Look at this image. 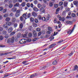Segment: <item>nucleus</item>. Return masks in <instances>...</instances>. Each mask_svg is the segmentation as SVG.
<instances>
[{"label":"nucleus","instance_id":"nucleus-1","mask_svg":"<svg viewBox=\"0 0 78 78\" xmlns=\"http://www.w3.org/2000/svg\"><path fill=\"white\" fill-rule=\"evenodd\" d=\"M14 41V37H12V38H9L8 40V43H13Z\"/></svg>","mask_w":78,"mask_h":78},{"label":"nucleus","instance_id":"nucleus-2","mask_svg":"<svg viewBox=\"0 0 78 78\" xmlns=\"http://www.w3.org/2000/svg\"><path fill=\"white\" fill-rule=\"evenodd\" d=\"M58 32H56H56H55L54 34L53 35H51L50 37V41H51V40H53V39H54V37H53L54 36H56L57 34H58Z\"/></svg>","mask_w":78,"mask_h":78},{"label":"nucleus","instance_id":"nucleus-3","mask_svg":"<svg viewBox=\"0 0 78 78\" xmlns=\"http://www.w3.org/2000/svg\"><path fill=\"white\" fill-rule=\"evenodd\" d=\"M74 30V28H73V29H72L71 30L70 29H68L67 31V33L68 34H69V35H70V34H72V32H73V31Z\"/></svg>","mask_w":78,"mask_h":78},{"label":"nucleus","instance_id":"nucleus-4","mask_svg":"<svg viewBox=\"0 0 78 78\" xmlns=\"http://www.w3.org/2000/svg\"><path fill=\"white\" fill-rule=\"evenodd\" d=\"M20 15V10H18L17 11L16 13L15 14L16 17H19Z\"/></svg>","mask_w":78,"mask_h":78},{"label":"nucleus","instance_id":"nucleus-5","mask_svg":"<svg viewBox=\"0 0 78 78\" xmlns=\"http://www.w3.org/2000/svg\"><path fill=\"white\" fill-rule=\"evenodd\" d=\"M20 44H24L25 43H27V41H25L24 39H22L20 41Z\"/></svg>","mask_w":78,"mask_h":78},{"label":"nucleus","instance_id":"nucleus-6","mask_svg":"<svg viewBox=\"0 0 78 78\" xmlns=\"http://www.w3.org/2000/svg\"><path fill=\"white\" fill-rule=\"evenodd\" d=\"M73 3L74 5H75L77 8H78V1H74L73 2Z\"/></svg>","mask_w":78,"mask_h":78},{"label":"nucleus","instance_id":"nucleus-7","mask_svg":"<svg viewBox=\"0 0 78 78\" xmlns=\"http://www.w3.org/2000/svg\"><path fill=\"white\" fill-rule=\"evenodd\" d=\"M32 33L34 35V37L37 36V34H36V31H35V30H33L32 31Z\"/></svg>","mask_w":78,"mask_h":78},{"label":"nucleus","instance_id":"nucleus-8","mask_svg":"<svg viewBox=\"0 0 78 78\" xmlns=\"http://www.w3.org/2000/svg\"><path fill=\"white\" fill-rule=\"evenodd\" d=\"M40 10L41 12H43V13H45V9H44V8L43 7H41L40 8Z\"/></svg>","mask_w":78,"mask_h":78},{"label":"nucleus","instance_id":"nucleus-9","mask_svg":"<svg viewBox=\"0 0 78 78\" xmlns=\"http://www.w3.org/2000/svg\"><path fill=\"white\" fill-rule=\"evenodd\" d=\"M37 73H35L34 74H32L30 76V78H34L37 76Z\"/></svg>","mask_w":78,"mask_h":78},{"label":"nucleus","instance_id":"nucleus-10","mask_svg":"<svg viewBox=\"0 0 78 78\" xmlns=\"http://www.w3.org/2000/svg\"><path fill=\"white\" fill-rule=\"evenodd\" d=\"M32 15L34 17H37V13L34 12H32Z\"/></svg>","mask_w":78,"mask_h":78},{"label":"nucleus","instance_id":"nucleus-11","mask_svg":"<svg viewBox=\"0 0 78 78\" xmlns=\"http://www.w3.org/2000/svg\"><path fill=\"white\" fill-rule=\"evenodd\" d=\"M56 45V44L55 43H54L53 44H52L51 45H50L49 46V48H53V47H54Z\"/></svg>","mask_w":78,"mask_h":78},{"label":"nucleus","instance_id":"nucleus-12","mask_svg":"<svg viewBox=\"0 0 78 78\" xmlns=\"http://www.w3.org/2000/svg\"><path fill=\"white\" fill-rule=\"evenodd\" d=\"M12 27H11L9 28V29L8 30V32L9 33H11L12 31Z\"/></svg>","mask_w":78,"mask_h":78},{"label":"nucleus","instance_id":"nucleus-13","mask_svg":"<svg viewBox=\"0 0 78 78\" xmlns=\"http://www.w3.org/2000/svg\"><path fill=\"white\" fill-rule=\"evenodd\" d=\"M47 68V66H41L40 67V70H44V69H45L46 68Z\"/></svg>","mask_w":78,"mask_h":78},{"label":"nucleus","instance_id":"nucleus-14","mask_svg":"<svg viewBox=\"0 0 78 78\" xmlns=\"http://www.w3.org/2000/svg\"><path fill=\"white\" fill-rule=\"evenodd\" d=\"M59 20H60V21H62V22H64V20H65V18L64 17H62H62L61 16V17L59 18Z\"/></svg>","mask_w":78,"mask_h":78},{"label":"nucleus","instance_id":"nucleus-15","mask_svg":"<svg viewBox=\"0 0 78 78\" xmlns=\"http://www.w3.org/2000/svg\"><path fill=\"white\" fill-rule=\"evenodd\" d=\"M17 11V8L16 7H13L11 9V11L16 12Z\"/></svg>","mask_w":78,"mask_h":78},{"label":"nucleus","instance_id":"nucleus-16","mask_svg":"<svg viewBox=\"0 0 78 78\" xmlns=\"http://www.w3.org/2000/svg\"><path fill=\"white\" fill-rule=\"evenodd\" d=\"M27 12L26 13V14H24L23 15V17L24 19H27Z\"/></svg>","mask_w":78,"mask_h":78},{"label":"nucleus","instance_id":"nucleus-17","mask_svg":"<svg viewBox=\"0 0 78 78\" xmlns=\"http://www.w3.org/2000/svg\"><path fill=\"white\" fill-rule=\"evenodd\" d=\"M9 54V52L5 53H2V54H0V56H3L4 55H8Z\"/></svg>","mask_w":78,"mask_h":78},{"label":"nucleus","instance_id":"nucleus-18","mask_svg":"<svg viewBox=\"0 0 78 78\" xmlns=\"http://www.w3.org/2000/svg\"><path fill=\"white\" fill-rule=\"evenodd\" d=\"M33 9L35 12H37L39 11V9L36 7L34 8Z\"/></svg>","mask_w":78,"mask_h":78},{"label":"nucleus","instance_id":"nucleus-19","mask_svg":"<svg viewBox=\"0 0 78 78\" xmlns=\"http://www.w3.org/2000/svg\"><path fill=\"white\" fill-rule=\"evenodd\" d=\"M65 7H67V5H68V2H65L63 4Z\"/></svg>","mask_w":78,"mask_h":78},{"label":"nucleus","instance_id":"nucleus-20","mask_svg":"<svg viewBox=\"0 0 78 78\" xmlns=\"http://www.w3.org/2000/svg\"><path fill=\"white\" fill-rule=\"evenodd\" d=\"M57 63H58V61L55 60L53 62L52 64H53V65H56V64H57Z\"/></svg>","mask_w":78,"mask_h":78},{"label":"nucleus","instance_id":"nucleus-21","mask_svg":"<svg viewBox=\"0 0 78 78\" xmlns=\"http://www.w3.org/2000/svg\"><path fill=\"white\" fill-rule=\"evenodd\" d=\"M6 23L7 25L8 26H10V25H11V23L10 22H8Z\"/></svg>","mask_w":78,"mask_h":78},{"label":"nucleus","instance_id":"nucleus-22","mask_svg":"<svg viewBox=\"0 0 78 78\" xmlns=\"http://www.w3.org/2000/svg\"><path fill=\"white\" fill-rule=\"evenodd\" d=\"M3 27L4 28H5L7 29L6 30L8 29V26H7V24H4L3 25Z\"/></svg>","mask_w":78,"mask_h":78},{"label":"nucleus","instance_id":"nucleus-23","mask_svg":"<svg viewBox=\"0 0 78 78\" xmlns=\"http://www.w3.org/2000/svg\"><path fill=\"white\" fill-rule=\"evenodd\" d=\"M76 15L75 13H71V17H76Z\"/></svg>","mask_w":78,"mask_h":78},{"label":"nucleus","instance_id":"nucleus-24","mask_svg":"<svg viewBox=\"0 0 78 78\" xmlns=\"http://www.w3.org/2000/svg\"><path fill=\"white\" fill-rule=\"evenodd\" d=\"M78 66H77V65H75L74 66V68L73 69V70H74V71L76 70L77 69H78Z\"/></svg>","mask_w":78,"mask_h":78},{"label":"nucleus","instance_id":"nucleus-25","mask_svg":"<svg viewBox=\"0 0 78 78\" xmlns=\"http://www.w3.org/2000/svg\"><path fill=\"white\" fill-rule=\"evenodd\" d=\"M10 19H10V18L7 17L5 19V21L6 22H9V20H10Z\"/></svg>","mask_w":78,"mask_h":78},{"label":"nucleus","instance_id":"nucleus-26","mask_svg":"<svg viewBox=\"0 0 78 78\" xmlns=\"http://www.w3.org/2000/svg\"><path fill=\"white\" fill-rule=\"evenodd\" d=\"M23 23H21L19 27L20 28H23Z\"/></svg>","mask_w":78,"mask_h":78},{"label":"nucleus","instance_id":"nucleus-27","mask_svg":"<svg viewBox=\"0 0 78 78\" xmlns=\"http://www.w3.org/2000/svg\"><path fill=\"white\" fill-rule=\"evenodd\" d=\"M58 4H55L54 5V6L55 8H58Z\"/></svg>","mask_w":78,"mask_h":78},{"label":"nucleus","instance_id":"nucleus-28","mask_svg":"<svg viewBox=\"0 0 78 78\" xmlns=\"http://www.w3.org/2000/svg\"><path fill=\"white\" fill-rule=\"evenodd\" d=\"M63 5V2L62 1H61L59 2L58 5L59 6H62Z\"/></svg>","mask_w":78,"mask_h":78},{"label":"nucleus","instance_id":"nucleus-29","mask_svg":"<svg viewBox=\"0 0 78 78\" xmlns=\"http://www.w3.org/2000/svg\"><path fill=\"white\" fill-rule=\"evenodd\" d=\"M66 23L68 24H72L73 22H72V21H68L66 22Z\"/></svg>","mask_w":78,"mask_h":78},{"label":"nucleus","instance_id":"nucleus-30","mask_svg":"<svg viewBox=\"0 0 78 78\" xmlns=\"http://www.w3.org/2000/svg\"><path fill=\"white\" fill-rule=\"evenodd\" d=\"M30 17H31V13H29L27 16V19L30 18Z\"/></svg>","mask_w":78,"mask_h":78},{"label":"nucleus","instance_id":"nucleus-31","mask_svg":"<svg viewBox=\"0 0 78 78\" xmlns=\"http://www.w3.org/2000/svg\"><path fill=\"white\" fill-rule=\"evenodd\" d=\"M42 5L41 4H38L37 7L38 8H42Z\"/></svg>","mask_w":78,"mask_h":78},{"label":"nucleus","instance_id":"nucleus-32","mask_svg":"<svg viewBox=\"0 0 78 78\" xmlns=\"http://www.w3.org/2000/svg\"><path fill=\"white\" fill-rule=\"evenodd\" d=\"M37 18L39 19V20H41V19H42V16H41V15H38L37 17Z\"/></svg>","mask_w":78,"mask_h":78},{"label":"nucleus","instance_id":"nucleus-33","mask_svg":"<svg viewBox=\"0 0 78 78\" xmlns=\"http://www.w3.org/2000/svg\"><path fill=\"white\" fill-rule=\"evenodd\" d=\"M21 36V34H20V33H19L17 35V37L18 38H20V37Z\"/></svg>","mask_w":78,"mask_h":78},{"label":"nucleus","instance_id":"nucleus-34","mask_svg":"<svg viewBox=\"0 0 78 78\" xmlns=\"http://www.w3.org/2000/svg\"><path fill=\"white\" fill-rule=\"evenodd\" d=\"M16 33V32L15 31H14L13 32H12L10 34V36H12V35H13V34H14Z\"/></svg>","mask_w":78,"mask_h":78},{"label":"nucleus","instance_id":"nucleus-35","mask_svg":"<svg viewBox=\"0 0 78 78\" xmlns=\"http://www.w3.org/2000/svg\"><path fill=\"white\" fill-rule=\"evenodd\" d=\"M58 22V19L57 18H55L54 19V22L55 23H56Z\"/></svg>","mask_w":78,"mask_h":78},{"label":"nucleus","instance_id":"nucleus-36","mask_svg":"<svg viewBox=\"0 0 78 78\" xmlns=\"http://www.w3.org/2000/svg\"><path fill=\"white\" fill-rule=\"evenodd\" d=\"M20 4L19 3H16L14 5V7H16L17 6H19Z\"/></svg>","mask_w":78,"mask_h":78},{"label":"nucleus","instance_id":"nucleus-37","mask_svg":"<svg viewBox=\"0 0 78 78\" xmlns=\"http://www.w3.org/2000/svg\"><path fill=\"white\" fill-rule=\"evenodd\" d=\"M21 5L22 6V7H24V6H25V2H23L21 4Z\"/></svg>","mask_w":78,"mask_h":78},{"label":"nucleus","instance_id":"nucleus-38","mask_svg":"<svg viewBox=\"0 0 78 78\" xmlns=\"http://www.w3.org/2000/svg\"><path fill=\"white\" fill-rule=\"evenodd\" d=\"M60 10V9L59 8H58V9H56V12H55V14H58L57 12H58V11H59Z\"/></svg>","mask_w":78,"mask_h":78},{"label":"nucleus","instance_id":"nucleus-39","mask_svg":"<svg viewBox=\"0 0 78 78\" xmlns=\"http://www.w3.org/2000/svg\"><path fill=\"white\" fill-rule=\"evenodd\" d=\"M50 6L51 7L53 6V2H51L49 3Z\"/></svg>","mask_w":78,"mask_h":78},{"label":"nucleus","instance_id":"nucleus-40","mask_svg":"<svg viewBox=\"0 0 78 78\" xmlns=\"http://www.w3.org/2000/svg\"><path fill=\"white\" fill-rule=\"evenodd\" d=\"M4 38V37H3V36H0V41H2L3 39V38Z\"/></svg>","mask_w":78,"mask_h":78},{"label":"nucleus","instance_id":"nucleus-41","mask_svg":"<svg viewBox=\"0 0 78 78\" xmlns=\"http://www.w3.org/2000/svg\"><path fill=\"white\" fill-rule=\"evenodd\" d=\"M28 36L29 37H32V33H30L28 34Z\"/></svg>","mask_w":78,"mask_h":78},{"label":"nucleus","instance_id":"nucleus-42","mask_svg":"<svg viewBox=\"0 0 78 78\" xmlns=\"http://www.w3.org/2000/svg\"><path fill=\"white\" fill-rule=\"evenodd\" d=\"M48 30L49 31H52V29L51 28V27H48Z\"/></svg>","mask_w":78,"mask_h":78},{"label":"nucleus","instance_id":"nucleus-43","mask_svg":"<svg viewBox=\"0 0 78 78\" xmlns=\"http://www.w3.org/2000/svg\"><path fill=\"white\" fill-rule=\"evenodd\" d=\"M30 21L32 22H34V18H33V17H31L30 18Z\"/></svg>","mask_w":78,"mask_h":78},{"label":"nucleus","instance_id":"nucleus-44","mask_svg":"<svg viewBox=\"0 0 78 78\" xmlns=\"http://www.w3.org/2000/svg\"><path fill=\"white\" fill-rule=\"evenodd\" d=\"M7 11V9H4L2 11L3 13H5V12H6Z\"/></svg>","mask_w":78,"mask_h":78},{"label":"nucleus","instance_id":"nucleus-45","mask_svg":"<svg viewBox=\"0 0 78 78\" xmlns=\"http://www.w3.org/2000/svg\"><path fill=\"white\" fill-rule=\"evenodd\" d=\"M4 17H8V13H5L4 16Z\"/></svg>","mask_w":78,"mask_h":78},{"label":"nucleus","instance_id":"nucleus-46","mask_svg":"<svg viewBox=\"0 0 78 78\" xmlns=\"http://www.w3.org/2000/svg\"><path fill=\"white\" fill-rule=\"evenodd\" d=\"M41 19L43 21H46L45 17L41 18Z\"/></svg>","mask_w":78,"mask_h":78},{"label":"nucleus","instance_id":"nucleus-47","mask_svg":"<svg viewBox=\"0 0 78 78\" xmlns=\"http://www.w3.org/2000/svg\"><path fill=\"white\" fill-rule=\"evenodd\" d=\"M12 7V4L11 3L9 5V8H11Z\"/></svg>","mask_w":78,"mask_h":78},{"label":"nucleus","instance_id":"nucleus-48","mask_svg":"<svg viewBox=\"0 0 78 78\" xmlns=\"http://www.w3.org/2000/svg\"><path fill=\"white\" fill-rule=\"evenodd\" d=\"M36 31H41V28H37L36 29Z\"/></svg>","mask_w":78,"mask_h":78},{"label":"nucleus","instance_id":"nucleus-49","mask_svg":"<svg viewBox=\"0 0 78 78\" xmlns=\"http://www.w3.org/2000/svg\"><path fill=\"white\" fill-rule=\"evenodd\" d=\"M16 21V18H14L12 20V21L13 22H15Z\"/></svg>","mask_w":78,"mask_h":78},{"label":"nucleus","instance_id":"nucleus-50","mask_svg":"<svg viewBox=\"0 0 78 78\" xmlns=\"http://www.w3.org/2000/svg\"><path fill=\"white\" fill-rule=\"evenodd\" d=\"M49 17H47L46 19V22H48V20H49Z\"/></svg>","mask_w":78,"mask_h":78},{"label":"nucleus","instance_id":"nucleus-51","mask_svg":"<svg viewBox=\"0 0 78 78\" xmlns=\"http://www.w3.org/2000/svg\"><path fill=\"white\" fill-rule=\"evenodd\" d=\"M34 4H35V5H36V4H37V0H34Z\"/></svg>","mask_w":78,"mask_h":78},{"label":"nucleus","instance_id":"nucleus-52","mask_svg":"<svg viewBox=\"0 0 78 78\" xmlns=\"http://www.w3.org/2000/svg\"><path fill=\"white\" fill-rule=\"evenodd\" d=\"M29 29L30 31H31L33 30V27L32 26H30L29 27Z\"/></svg>","mask_w":78,"mask_h":78},{"label":"nucleus","instance_id":"nucleus-53","mask_svg":"<svg viewBox=\"0 0 78 78\" xmlns=\"http://www.w3.org/2000/svg\"><path fill=\"white\" fill-rule=\"evenodd\" d=\"M2 34H4V35L6 34V31L3 30L2 32Z\"/></svg>","mask_w":78,"mask_h":78},{"label":"nucleus","instance_id":"nucleus-54","mask_svg":"<svg viewBox=\"0 0 78 78\" xmlns=\"http://www.w3.org/2000/svg\"><path fill=\"white\" fill-rule=\"evenodd\" d=\"M17 23H15L14 24V28H16L17 27Z\"/></svg>","mask_w":78,"mask_h":78},{"label":"nucleus","instance_id":"nucleus-55","mask_svg":"<svg viewBox=\"0 0 78 78\" xmlns=\"http://www.w3.org/2000/svg\"><path fill=\"white\" fill-rule=\"evenodd\" d=\"M41 34H42V32H40L38 33V36H40Z\"/></svg>","mask_w":78,"mask_h":78},{"label":"nucleus","instance_id":"nucleus-56","mask_svg":"<svg viewBox=\"0 0 78 78\" xmlns=\"http://www.w3.org/2000/svg\"><path fill=\"white\" fill-rule=\"evenodd\" d=\"M33 25L34 27H37V24H36V23L33 24Z\"/></svg>","mask_w":78,"mask_h":78},{"label":"nucleus","instance_id":"nucleus-57","mask_svg":"<svg viewBox=\"0 0 78 78\" xmlns=\"http://www.w3.org/2000/svg\"><path fill=\"white\" fill-rule=\"evenodd\" d=\"M34 21L35 22V23H38V20H37V19H35L34 20Z\"/></svg>","mask_w":78,"mask_h":78},{"label":"nucleus","instance_id":"nucleus-58","mask_svg":"<svg viewBox=\"0 0 78 78\" xmlns=\"http://www.w3.org/2000/svg\"><path fill=\"white\" fill-rule=\"evenodd\" d=\"M38 39H39V38L37 37V38H35L34 39V41H37Z\"/></svg>","mask_w":78,"mask_h":78},{"label":"nucleus","instance_id":"nucleus-59","mask_svg":"<svg viewBox=\"0 0 78 78\" xmlns=\"http://www.w3.org/2000/svg\"><path fill=\"white\" fill-rule=\"evenodd\" d=\"M20 19L21 21H23V18L22 16H21L20 17Z\"/></svg>","mask_w":78,"mask_h":78},{"label":"nucleus","instance_id":"nucleus-60","mask_svg":"<svg viewBox=\"0 0 78 78\" xmlns=\"http://www.w3.org/2000/svg\"><path fill=\"white\" fill-rule=\"evenodd\" d=\"M9 76V74H5L4 76V78H6Z\"/></svg>","mask_w":78,"mask_h":78},{"label":"nucleus","instance_id":"nucleus-61","mask_svg":"<svg viewBox=\"0 0 78 78\" xmlns=\"http://www.w3.org/2000/svg\"><path fill=\"white\" fill-rule=\"evenodd\" d=\"M73 54V51H71V52L69 54V55L70 56H72Z\"/></svg>","mask_w":78,"mask_h":78},{"label":"nucleus","instance_id":"nucleus-62","mask_svg":"<svg viewBox=\"0 0 78 78\" xmlns=\"http://www.w3.org/2000/svg\"><path fill=\"white\" fill-rule=\"evenodd\" d=\"M13 2L14 3H15L16 2H17V0H13Z\"/></svg>","mask_w":78,"mask_h":78},{"label":"nucleus","instance_id":"nucleus-63","mask_svg":"<svg viewBox=\"0 0 78 78\" xmlns=\"http://www.w3.org/2000/svg\"><path fill=\"white\" fill-rule=\"evenodd\" d=\"M57 17L58 18V20H59V18H60V17H61V16H60L59 15H58L57 16Z\"/></svg>","mask_w":78,"mask_h":78},{"label":"nucleus","instance_id":"nucleus-64","mask_svg":"<svg viewBox=\"0 0 78 78\" xmlns=\"http://www.w3.org/2000/svg\"><path fill=\"white\" fill-rule=\"evenodd\" d=\"M3 9V8L2 7H0V11H2Z\"/></svg>","mask_w":78,"mask_h":78}]
</instances>
